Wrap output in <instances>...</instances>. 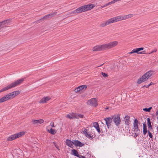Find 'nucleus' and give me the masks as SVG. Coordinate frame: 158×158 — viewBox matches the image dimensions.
<instances>
[{"mask_svg": "<svg viewBox=\"0 0 158 158\" xmlns=\"http://www.w3.org/2000/svg\"><path fill=\"white\" fill-rule=\"evenodd\" d=\"M118 44V41H114L106 44L97 45L92 48V51L93 52H97L107 50L115 47Z\"/></svg>", "mask_w": 158, "mask_h": 158, "instance_id": "obj_1", "label": "nucleus"}, {"mask_svg": "<svg viewBox=\"0 0 158 158\" xmlns=\"http://www.w3.org/2000/svg\"><path fill=\"white\" fill-rule=\"evenodd\" d=\"M123 20L122 15L118 16L111 18L103 22L100 25L101 27H104L111 23Z\"/></svg>", "mask_w": 158, "mask_h": 158, "instance_id": "obj_2", "label": "nucleus"}, {"mask_svg": "<svg viewBox=\"0 0 158 158\" xmlns=\"http://www.w3.org/2000/svg\"><path fill=\"white\" fill-rule=\"evenodd\" d=\"M24 81V79L23 78H21L15 81L0 89V93L6 91L19 85L22 83Z\"/></svg>", "mask_w": 158, "mask_h": 158, "instance_id": "obj_3", "label": "nucleus"}, {"mask_svg": "<svg viewBox=\"0 0 158 158\" xmlns=\"http://www.w3.org/2000/svg\"><path fill=\"white\" fill-rule=\"evenodd\" d=\"M154 72L152 70H150L144 74L137 81V83L140 84L145 81L152 76Z\"/></svg>", "mask_w": 158, "mask_h": 158, "instance_id": "obj_4", "label": "nucleus"}, {"mask_svg": "<svg viewBox=\"0 0 158 158\" xmlns=\"http://www.w3.org/2000/svg\"><path fill=\"white\" fill-rule=\"evenodd\" d=\"M139 124V123L137 119H135L133 123V127L132 128V131L133 134H134V136L135 138L137 136L139 133L140 131L138 128Z\"/></svg>", "mask_w": 158, "mask_h": 158, "instance_id": "obj_5", "label": "nucleus"}, {"mask_svg": "<svg viewBox=\"0 0 158 158\" xmlns=\"http://www.w3.org/2000/svg\"><path fill=\"white\" fill-rule=\"evenodd\" d=\"M25 134L24 131H21L9 136L7 138V140L11 141L15 139L21 137Z\"/></svg>", "mask_w": 158, "mask_h": 158, "instance_id": "obj_6", "label": "nucleus"}, {"mask_svg": "<svg viewBox=\"0 0 158 158\" xmlns=\"http://www.w3.org/2000/svg\"><path fill=\"white\" fill-rule=\"evenodd\" d=\"M95 5L94 4H88L79 7L81 13L89 10L92 9Z\"/></svg>", "mask_w": 158, "mask_h": 158, "instance_id": "obj_7", "label": "nucleus"}, {"mask_svg": "<svg viewBox=\"0 0 158 158\" xmlns=\"http://www.w3.org/2000/svg\"><path fill=\"white\" fill-rule=\"evenodd\" d=\"M87 87V85H80L76 87L74 90V91L76 93L80 94L85 91Z\"/></svg>", "mask_w": 158, "mask_h": 158, "instance_id": "obj_8", "label": "nucleus"}, {"mask_svg": "<svg viewBox=\"0 0 158 158\" xmlns=\"http://www.w3.org/2000/svg\"><path fill=\"white\" fill-rule=\"evenodd\" d=\"M98 101L97 98H93L88 100L87 104L88 105L94 107H96L98 105Z\"/></svg>", "mask_w": 158, "mask_h": 158, "instance_id": "obj_9", "label": "nucleus"}, {"mask_svg": "<svg viewBox=\"0 0 158 158\" xmlns=\"http://www.w3.org/2000/svg\"><path fill=\"white\" fill-rule=\"evenodd\" d=\"M120 116V115L119 114H114L112 116V118L114 122L117 126H118L121 123Z\"/></svg>", "mask_w": 158, "mask_h": 158, "instance_id": "obj_10", "label": "nucleus"}, {"mask_svg": "<svg viewBox=\"0 0 158 158\" xmlns=\"http://www.w3.org/2000/svg\"><path fill=\"white\" fill-rule=\"evenodd\" d=\"M20 93V91L19 90H17L9 93L7 94V95L9 100L15 98L16 96L18 95Z\"/></svg>", "mask_w": 158, "mask_h": 158, "instance_id": "obj_11", "label": "nucleus"}, {"mask_svg": "<svg viewBox=\"0 0 158 158\" xmlns=\"http://www.w3.org/2000/svg\"><path fill=\"white\" fill-rule=\"evenodd\" d=\"M86 128H83L82 129V133L84 134L86 137L89 139L92 140L94 138L93 135L88 132V129Z\"/></svg>", "mask_w": 158, "mask_h": 158, "instance_id": "obj_12", "label": "nucleus"}, {"mask_svg": "<svg viewBox=\"0 0 158 158\" xmlns=\"http://www.w3.org/2000/svg\"><path fill=\"white\" fill-rule=\"evenodd\" d=\"M143 48H139L134 49L132 50V51L129 52V54H132L134 53H136L138 55L144 54L143 52H141L140 51L143 50L144 49Z\"/></svg>", "mask_w": 158, "mask_h": 158, "instance_id": "obj_13", "label": "nucleus"}, {"mask_svg": "<svg viewBox=\"0 0 158 158\" xmlns=\"http://www.w3.org/2000/svg\"><path fill=\"white\" fill-rule=\"evenodd\" d=\"M51 99V98L49 96L44 97L39 101V103L40 104L47 103Z\"/></svg>", "mask_w": 158, "mask_h": 158, "instance_id": "obj_14", "label": "nucleus"}, {"mask_svg": "<svg viewBox=\"0 0 158 158\" xmlns=\"http://www.w3.org/2000/svg\"><path fill=\"white\" fill-rule=\"evenodd\" d=\"M44 120L43 119H40L38 120L32 119L31 122L33 125H38L42 124L44 123Z\"/></svg>", "mask_w": 158, "mask_h": 158, "instance_id": "obj_15", "label": "nucleus"}, {"mask_svg": "<svg viewBox=\"0 0 158 158\" xmlns=\"http://www.w3.org/2000/svg\"><path fill=\"white\" fill-rule=\"evenodd\" d=\"M12 22V19H9L2 21H1L4 27L10 25Z\"/></svg>", "mask_w": 158, "mask_h": 158, "instance_id": "obj_16", "label": "nucleus"}, {"mask_svg": "<svg viewBox=\"0 0 158 158\" xmlns=\"http://www.w3.org/2000/svg\"><path fill=\"white\" fill-rule=\"evenodd\" d=\"M46 129L48 132L53 135H55L57 132V131L56 129H53L52 128L49 129L48 126L46 127Z\"/></svg>", "mask_w": 158, "mask_h": 158, "instance_id": "obj_17", "label": "nucleus"}, {"mask_svg": "<svg viewBox=\"0 0 158 158\" xmlns=\"http://www.w3.org/2000/svg\"><path fill=\"white\" fill-rule=\"evenodd\" d=\"M65 143L69 147L71 148H73V145L74 143L73 141H72L70 140L67 139L66 140Z\"/></svg>", "mask_w": 158, "mask_h": 158, "instance_id": "obj_18", "label": "nucleus"}, {"mask_svg": "<svg viewBox=\"0 0 158 158\" xmlns=\"http://www.w3.org/2000/svg\"><path fill=\"white\" fill-rule=\"evenodd\" d=\"M112 118H111L110 117L106 118L104 119V120L106 121V124L108 127L109 126H110V124L112 122Z\"/></svg>", "mask_w": 158, "mask_h": 158, "instance_id": "obj_19", "label": "nucleus"}, {"mask_svg": "<svg viewBox=\"0 0 158 158\" xmlns=\"http://www.w3.org/2000/svg\"><path fill=\"white\" fill-rule=\"evenodd\" d=\"M73 144L77 147H81L84 146V144L78 140H73Z\"/></svg>", "mask_w": 158, "mask_h": 158, "instance_id": "obj_20", "label": "nucleus"}, {"mask_svg": "<svg viewBox=\"0 0 158 158\" xmlns=\"http://www.w3.org/2000/svg\"><path fill=\"white\" fill-rule=\"evenodd\" d=\"M80 8L79 7L78 8L76 9V10H74L72 11L69 12V15H76L77 14H78L79 13H81V12L80 11Z\"/></svg>", "mask_w": 158, "mask_h": 158, "instance_id": "obj_21", "label": "nucleus"}, {"mask_svg": "<svg viewBox=\"0 0 158 158\" xmlns=\"http://www.w3.org/2000/svg\"><path fill=\"white\" fill-rule=\"evenodd\" d=\"M9 100L6 95L3 96L0 99V103H2Z\"/></svg>", "mask_w": 158, "mask_h": 158, "instance_id": "obj_22", "label": "nucleus"}, {"mask_svg": "<svg viewBox=\"0 0 158 158\" xmlns=\"http://www.w3.org/2000/svg\"><path fill=\"white\" fill-rule=\"evenodd\" d=\"M130 117L128 115H126L124 118L125 123L127 125H129L130 123Z\"/></svg>", "mask_w": 158, "mask_h": 158, "instance_id": "obj_23", "label": "nucleus"}, {"mask_svg": "<svg viewBox=\"0 0 158 158\" xmlns=\"http://www.w3.org/2000/svg\"><path fill=\"white\" fill-rule=\"evenodd\" d=\"M133 16L134 15L133 14H129L126 15H122L123 20L132 18Z\"/></svg>", "mask_w": 158, "mask_h": 158, "instance_id": "obj_24", "label": "nucleus"}, {"mask_svg": "<svg viewBox=\"0 0 158 158\" xmlns=\"http://www.w3.org/2000/svg\"><path fill=\"white\" fill-rule=\"evenodd\" d=\"M66 117L70 119H74V113H71L69 114H67L66 115Z\"/></svg>", "mask_w": 158, "mask_h": 158, "instance_id": "obj_25", "label": "nucleus"}, {"mask_svg": "<svg viewBox=\"0 0 158 158\" xmlns=\"http://www.w3.org/2000/svg\"><path fill=\"white\" fill-rule=\"evenodd\" d=\"M118 2L117 0H113L112 1L108 2L106 4L104 5L103 6H102V8L104 7H105L107 6H108L112 4H114V3Z\"/></svg>", "mask_w": 158, "mask_h": 158, "instance_id": "obj_26", "label": "nucleus"}, {"mask_svg": "<svg viewBox=\"0 0 158 158\" xmlns=\"http://www.w3.org/2000/svg\"><path fill=\"white\" fill-rule=\"evenodd\" d=\"M93 127L96 129L98 132L100 133V131L98 123L97 122H94L93 123Z\"/></svg>", "mask_w": 158, "mask_h": 158, "instance_id": "obj_27", "label": "nucleus"}, {"mask_svg": "<svg viewBox=\"0 0 158 158\" xmlns=\"http://www.w3.org/2000/svg\"><path fill=\"white\" fill-rule=\"evenodd\" d=\"M56 14V12H55L52 13H51L45 16L44 17V19H46L55 16Z\"/></svg>", "mask_w": 158, "mask_h": 158, "instance_id": "obj_28", "label": "nucleus"}, {"mask_svg": "<svg viewBox=\"0 0 158 158\" xmlns=\"http://www.w3.org/2000/svg\"><path fill=\"white\" fill-rule=\"evenodd\" d=\"M75 118L79 119V118H83L84 115L83 114H80L74 113Z\"/></svg>", "mask_w": 158, "mask_h": 158, "instance_id": "obj_29", "label": "nucleus"}, {"mask_svg": "<svg viewBox=\"0 0 158 158\" xmlns=\"http://www.w3.org/2000/svg\"><path fill=\"white\" fill-rule=\"evenodd\" d=\"M71 152V154L72 155H74L77 157H78L79 156V154H78L77 151L75 150V149H73L72 150Z\"/></svg>", "mask_w": 158, "mask_h": 158, "instance_id": "obj_30", "label": "nucleus"}, {"mask_svg": "<svg viewBox=\"0 0 158 158\" xmlns=\"http://www.w3.org/2000/svg\"><path fill=\"white\" fill-rule=\"evenodd\" d=\"M147 132V129L145 124L143 125V133L144 135H145Z\"/></svg>", "mask_w": 158, "mask_h": 158, "instance_id": "obj_31", "label": "nucleus"}, {"mask_svg": "<svg viewBox=\"0 0 158 158\" xmlns=\"http://www.w3.org/2000/svg\"><path fill=\"white\" fill-rule=\"evenodd\" d=\"M152 109V107H151L148 108H143V110L146 112H150V111Z\"/></svg>", "mask_w": 158, "mask_h": 158, "instance_id": "obj_32", "label": "nucleus"}, {"mask_svg": "<svg viewBox=\"0 0 158 158\" xmlns=\"http://www.w3.org/2000/svg\"><path fill=\"white\" fill-rule=\"evenodd\" d=\"M154 84L152 82H151L148 85H144L143 86L144 87H146V88H148L151 85H154Z\"/></svg>", "mask_w": 158, "mask_h": 158, "instance_id": "obj_33", "label": "nucleus"}, {"mask_svg": "<svg viewBox=\"0 0 158 158\" xmlns=\"http://www.w3.org/2000/svg\"><path fill=\"white\" fill-rule=\"evenodd\" d=\"M53 143L54 145V146H55V147L57 149H58V150H60V148H59V147L58 146V145H57L56 144V143L54 142H53Z\"/></svg>", "mask_w": 158, "mask_h": 158, "instance_id": "obj_34", "label": "nucleus"}, {"mask_svg": "<svg viewBox=\"0 0 158 158\" xmlns=\"http://www.w3.org/2000/svg\"><path fill=\"white\" fill-rule=\"evenodd\" d=\"M102 74L104 77H106L108 76V74L107 73H105L102 72Z\"/></svg>", "mask_w": 158, "mask_h": 158, "instance_id": "obj_35", "label": "nucleus"}, {"mask_svg": "<svg viewBox=\"0 0 158 158\" xmlns=\"http://www.w3.org/2000/svg\"><path fill=\"white\" fill-rule=\"evenodd\" d=\"M7 47L9 50H12L13 49V48L10 45H8Z\"/></svg>", "mask_w": 158, "mask_h": 158, "instance_id": "obj_36", "label": "nucleus"}, {"mask_svg": "<svg viewBox=\"0 0 158 158\" xmlns=\"http://www.w3.org/2000/svg\"><path fill=\"white\" fill-rule=\"evenodd\" d=\"M4 27L1 22H0V31Z\"/></svg>", "mask_w": 158, "mask_h": 158, "instance_id": "obj_37", "label": "nucleus"}, {"mask_svg": "<svg viewBox=\"0 0 158 158\" xmlns=\"http://www.w3.org/2000/svg\"><path fill=\"white\" fill-rule=\"evenodd\" d=\"M50 126H51L52 127H55V126L54 125V123L53 122H51L50 123Z\"/></svg>", "mask_w": 158, "mask_h": 158, "instance_id": "obj_38", "label": "nucleus"}, {"mask_svg": "<svg viewBox=\"0 0 158 158\" xmlns=\"http://www.w3.org/2000/svg\"><path fill=\"white\" fill-rule=\"evenodd\" d=\"M148 134L150 137L151 138H152L153 136L150 131H148Z\"/></svg>", "mask_w": 158, "mask_h": 158, "instance_id": "obj_39", "label": "nucleus"}, {"mask_svg": "<svg viewBox=\"0 0 158 158\" xmlns=\"http://www.w3.org/2000/svg\"><path fill=\"white\" fill-rule=\"evenodd\" d=\"M157 51V49L155 48L154 49H153L152 51L151 52H150L149 54L152 53L153 52H156Z\"/></svg>", "mask_w": 158, "mask_h": 158, "instance_id": "obj_40", "label": "nucleus"}, {"mask_svg": "<svg viewBox=\"0 0 158 158\" xmlns=\"http://www.w3.org/2000/svg\"><path fill=\"white\" fill-rule=\"evenodd\" d=\"M148 127L149 128L150 127V128H152V126L151 125V123H148Z\"/></svg>", "mask_w": 158, "mask_h": 158, "instance_id": "obj_41", "label": "nucleus"}, {"mask_svg": "<svg viewBox=\"0 0 158 158\" xmlns=\"http://www.w3.org/2000/svg\"><path fill=\"white\" fill-rule=\"evenodd\" d=\"M78 157L80 158H85V157L84 156H82L81 155H79Z\"/></svg>", "mask_w": 158, "mask_h": 158, "instance_id": "obj_42", "label": "nucleus"}, {"mask_svg": "<svg viewBox=\"0 0 158 158\" xmlns=\"http://www.w3.org/2000/svg\"><path fill=\"white\" fill-rule=\"evenodd\" d=\"M147 121H148V123H151V122H150V118H147Z\"/></svg>", "mask_w": 158, "mask_h": 158, "instance_id": "obj_43", "label": "nucleus"}, {"mask_svg": "<svg viewBox=\"0 0 158 158\" xmlns=\"http://www.w3.org/2000/svg\"><path fill=\"white\" fill-rule=\"evenodd\" d=\"M157 131H158V127H157Z\"/></svg>", "mask_w": 158, "mask_h": 158, "instance_id": "obj_44", "label": "nucleus"}, {"mask_svg": "<svg viewBox=\"0 0 158 158\" xmlns=\"http://www.w3.org/2000/svg\"><path fill=\"white\" fill-rule=\"evenodd\" d=\"M106 109H108V108H106Z\"/></svg>", "mask_w": 158, "mask_h": 158, "instance_id": "obj_45", "label": "nucleus"}]
</instances>
